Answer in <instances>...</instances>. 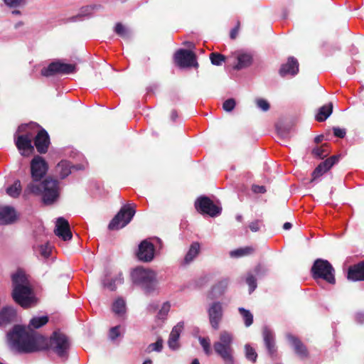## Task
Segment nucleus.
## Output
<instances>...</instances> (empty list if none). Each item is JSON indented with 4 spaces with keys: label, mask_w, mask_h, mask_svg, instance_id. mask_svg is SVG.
<instances>
[{
    "label": "nucleus",
    "mask_w": 364,
    "mask_h": 364,
    "mask_svg": "<svg viewBox=\"0 0 364 364\" xmlns=\"http://www.w3.org/2000/svg\"><path fill=\"white\" fill-rule=\"evenodd\" d=\"M43 338L33 330L26 331L19 325L14 326L7 333L11 348L18 353H32L38 350V343Z\"/></svg>",
    "instance_id": "nucleus-1"
},
{
    "label": "nucleus",
    "mask_w": 364,
    "mask_h": 364,
    "mask_svg": "<svg viewBox=\"0 0 364 364\" xmlns=\"http://www.w3.org/2000/svg\"><path fill=\"white\" fill-rule=\"evenodd\" d=\"M13 300L20 306L28 309L37 304V298L26 277L20 271L11 275Z\"/></svg>",
    "instance_id": "nucleus-2"
},
{
    "label": "nucleus",
    "mask_w": 364,
    "mask_h": 364,
    "mask_svg": "<svg viewBox=\"0 0 364 364\" xmlns=\"http://www.w3.org/2000/svg\"><path fill=\"white\" fill-rule=\"evenodd\" d=\"M131 279L146 294H151L157 289L156 272L151 269L136 267L131 272Z\"/></svg>",
    "instance_id": "nucleus-3"
},
{
    "label": "nucleus",
    "mask_w": 364,
    "mask_h": 364,
    "mask_svg": "<svg viewBox=\"0 0 364 364\" xmlns=\"http://www.w3.org/2000/svg\"><path fill=\"white\" fill-rule=\"evenodd\" d=\"M232 334L226 331L220 333L219 340L213 343L215 353L221 358L224 364H235Z\"/></svg>",
    "instance_id": "nucleus-4"
},
{
    "label": "nucleus",
    "mask_w": 364,
    "mask_h": 364,
    "mask_svg": "<svg viewBox=\"0 0 364 364\" xmlns=\"http://www.w3.org/2000/svg\"><path fill=\"white\" fill-rule=\"evenodd\" d=\"M59 183H29L26 191L40 196L45 204L53 203L59 196Z\"/></svg>",
    "instance_id": "nucleus-5"
},
{
    "label": "nucleus",
    "mask_w": 364,
    "mask_h": 364,
    "mask_svg": "<svg viewBox=\"0 0 364 364\" xmlns=\"http://www.w3.org/2000/svg\"><path fill=\"white\" fill-rule=\"evenodd\" d=\"M311 274L314 279H323L331 284H335V269L326 259H316L311 268Z\"/></svg>",
    "instance_id": "nucleus-6"
},
{
    "label": "nucleus",
    "mask_w": 364,
    "mask_h": 364,
    "mask_svg": "<svg viewBox=\"0 0 364 364\" xmlns=\"http://www.w3.org/2000/svg\"><path fill=\"white\" fill-rule=\"evenodd\" d=\"M194 206L198 213L211 218L218 217L222 213V207L214 203V202L206 196L198 197L195 200Z\"/></svg>",
    "instance_id": "nucleus-7"
},
{
    "label": "nucleus",
    "mask_w": 364,
    "mask_h": 364,
    "mask_svg": "<svg viewBox=\"0 0 364 364\" xmlns=\"http://www.w3.org/2000/svg\"><path fill=\"white\" fill-rule=\"evenodd\" d=\"M136 211L130 205L122 207L117 214L113 218L108 225L109 230H119L130 223Z\"/></svg>",
    "instance_id": "nucleus-8"
},
{
    "label": "nucleus",
    "mask_w": 364,
    "mask_h": 364,
    "mask_svg": "<svg viewBox=\"0 0 364 364\" xmlns=\"http://www.w3.org/2000/svg\"><path fill=\"white\" fill-rule=\"evenodd\" d=\"M50 346L59 357H68L70 342L68 338L63 333L59 331L53 332L50 338Z\"/></svg>",
    "instance_id": "nucleus-9"
},
{
    "label": "nucleus",
    "mask_w": 364,
    "mask_h": 364,
    "mask_svg": "<svg viewBox=\"0 0 364 364\" xmlns=\"http://www.w3.org/2000/svg\"><path fill=\"white\" fill-rule=\"evenodd\" d=\"M48 166L41 156H35L31 161V173L33 182H50L48 179L41 181L48 171Z\"/></svg>",
    "instance_id": "nucleus-10"
},
{
    "label": "nucleus",
    "mask_w": 364,
    "mask_h": 364,
    "mask_svg": "<svg viewBox=\"0 0 364 364\" xmlns=\"http://www.w3.org/2000/svg\"><path fill=\"white\" fill-rule=\"evenodd\" d=\"M76 66L74 64H68L55 61L50 63L47 68H43L41 73L43 76L50 77L57 74H70L75 71Z\"/></svg>",
    "instance_id": "nucleus-11"
},
{
    "label": "nucleus",
    "mask_w": 364,
    "mask_h": 364,
    "mask_svg": "<svg viewBox=\"0 0 364 364\" xmlns=\"http://www.w3.org/2000/svg\"><path fill=\"white\" fill-rule=\"evenodd\" d=\"M174 62L180 68H198L196 54L186 49H179L174 54Z\"/></svg>",
    "instance_id": "nucleus-12"
},
{
    "label": "nucleus",
    "mask_w": 364,
    "mask_h": 364,
    "mask_svg": "<svg viewBox=\"0 0 364 364\" xmlns=\"http://www.w3.org/2000/svg\"><path fill=\"white\" fill-rule=\"evenodd\" d=\"M210 326L214 330L219 329L220 323L223 317V308L220 301H213L207 308Z\"/></svg>",
    "instance_id": "nucleus-13"
},
{
    "label": "nucleus",
    "mask_w": 364,
    "mask_h": 364,
    "mask_svg": "<svg viewBox=\"0 0 364 364\" xmlns=\"http://www.w3.org/2000/svg\"><path fill=\"white\" fill-rule=\"evenodd\" d=\"M18 218L19 215L13 206L0 205V225H12Z\"/></svg>",
    "instance_id": "nucleus-14"
},
{
    "label": "nucleus",
    "mask_w": 364,
    "mask_h": 364,
    "mask_svg": "<svg viewBox=\"0 0 364 364\" xmlns=\"http://www.w3.org/2000/svg\"><path fill=\"white\" fill-rule=\"evenodd\" d=\"M15 145L22 156H28L34 151V146L32 145L31 136L27 134L18 135L16 137Z\"/></svg>",
    "instance_id": "nucleus-15"
},
{
    "label": "nucleus",
    "mask_w": 364,
    "mask_h": 364,
    "mask_svg": "<svg viewBox=\"0 0 364 364\" xmlns=\"http://www.w3.org/2000/svg\"><path fill=\"white\" fill-rule=\"evenodd\" d=\"M55 234L64 241L70 240L73 235L68 221L63 217L57 219L55 223Z\"/></svg>",
    "instance_id": "nucleus-16"
},
{
    "label": "nucleus",
    "mask_w": 364,
    "mask_h": 364,
    "mask_svg": "<svg viewBox=\"0 0 364 364\" xmlns=\"http://www.w3.org/2000/svg\"><path fill=\"white\" fill-rule=\"evenodd\" d=\"M154 246L147 240H143L139 245L137 257L139 260L143 262H150L154 259Z\"/></svg>",
    "instance_id": "nucleus-17"
},
{
    "label": "nucleus",
    "mask_w": 364,
    "mask_h": 364,
    "mask_svg": "<svg viewBox=\"0 0 364 364\" xmlns=\"http://www.w3.org/2000/svg\"><path fill=\"white\" fill-rule=\"evenodd\" d=\"M50 144V137L48 132L41 129L34 138V146L40 154H46Z\"/></svg>",
    "instance_id": "nucleus-18"
},
{
    "label": "nucleus",
    "mask_w": 364,
    "mask_h": 364,
    "mask_svg": "<svg viewBox=\"0 0 364 364\" xmlns=\"http://www.w3.org/2000/svg\"><path fill=\"white\" fill-rule=\"evenodd\" d=\"M338 161V156L334 155L321 162L313 171V178L311 180V182H313V181L316 180L318 177L322 176L324 173L328 171Z\"/></svg>",
    "instance_id": "nucleus-19"
},
{
    "label": "nucleus",
    "mask_w": 364,
    "mask_h": 364,
    "mask_svg": "<svg viewBox=\"0 0 364 364\" xmlns=\"http://www.w3.org/2000/svg\"><path fill=\"white\" fill-rule=\"evenodd\" d=\"M299 72V62L294 57H289L287 62L281 65L279 73L282 77L295 75Z\"/></svg>",
    "instance_id": "nucleus-20"
},
{
    "label": "nucleus",
    "mask_w": 364,
    "mask_h": 364,
    "mask_svg": "<svg viewBox=\"0 0 364 364\" xmlns=\"http://www.w3.org/2000/svg\"><path fill=\"white\" fill-rule=\"evenodd\" d=\"M262 335L265 347L269 355L273 357L277 352V348L275 346L274 334L269 328H268L267 326H264L263 328Z\"/></svg>",
    "instance_id": "nucleus-21"
},
{
    "label": "nucleus",
    "mask_w": 364,
    "mask_h": 364,
    "mask_svg": "<svg viewBox=\"0 0 364 364\" xmlns=\"http://www.w3.org/2000/svg\"><path fill=\"white\" fill-rule=\"evenodd\" d=\"M228 284L229 282L228 279L220 280L212 287L208 294V297L211 300L220 298L225 293Z\"/></svg>",
    "instance_id": "nucleus-22"
},
{
    "label": "nucleus",
    "mask_w": 364,
    "mask_h": 364,
    "mask_svg": "<svg viewBox=\"0 0 364 364\" xmlns=\"http://www.w3.org/2000/svg\"><path fill=\"white\" fill-rule=\"evenodd\" d=\"M287 338L294 349L295 353L301 358L308 356V350L304 344L296 337L291 334H287Z\"/></svg>",
    "instance_id": "nucleus-23"
},
{
    "label": "nucleus",
    "mask_w": 364,
    "mask_h": 364,
    "mask_svg": "<svg viewBox=\"0 0 364 364\" xmlns=\"http://www.w3.org/2000/svg\"><path fill=\"white\" fill-rule=\"evenodd\" d=\"M16 310L11 306H5L0 311V326L7 325L16 321Z\"/></svg>",
    "instance_id": "nucleus-24"
},
{
    "label": "nucleus",
    "mask_w": 364,
    "mask_h": 364,
    "mask_svg": "<svg viewBox=\"0 0 364 364\" xmlns=\"http://www.w3.org/2000/svg\"><path fill=\"white\" fill-rule=\"evenodd\" d=\"M80 170L83 168L82 165H77L71 166L70 163L68 161H61L56 166V172L59 175L60 179H65L71 173V169Z\"/></svg>",
    "instance_id": "nucleus-25"
},
{
    "label": "nucleus",
    "mask_w": 364,
    "mask_h": 364,
    "mask_svg": "<svg viewBox=\"0 0 364 364\" xmlns=\"http://www.w3.org/2000/svg\"><path fill=\"white\" fill-rule=\"evenodd\" d=\"M348 279L353 281H364V260L349 267Z\"/></svg>",
    "instance_id": "nucleus-26"
},
{
    "label": "nucleus",
    "mask_w": 364,
    "mask_h": 364,
    "mask_svg": "<svg viewBox=\"0 0 364 364\" xmlns=\"http://www.w3.org/2000/svg\"><path fill=\"white\" fill-rule=\"evenodd\" d=\"M237 63L234 66L235 70H242L250 66L252 63V55L248 53L237 52L236 53Z\"/></svg>",
    "instance_id": "nucleus-27"
},
{
    "label": "nucleus",
    "mask_w": 364,
    "mask_h": 364,
    "mask_svg": "<svg viewBox=\"0 0 364 364\" xmlns=\"http://www.w3.org/2000/svg\"><path fill=\"white\" fill-rule=\"evenodd\" d=\"M124 282V277L122 272L118 273L114 277L109 279L107 277L102 280L104 287L114 291L117 289V284H121Z\"/></svg>",
    "instance_id": "nucleus-28"
},
{
    "label": "nucleus",
    "mask_w": 364,
    "mask_h": 364,
    "mask_svg": "<svg viewBox=\"0 0 364 364\" xmlns=\"http://www.w3.org/2000/svg\"><path fill=\"white\" fill-rule=\"evenodd\" d=\"M200 252V244L198 242H193L186 255L184 257L183 264H188L198 255Z\"/></svg>",
    "instance_id": "nucleus-29"
},
{
    "label": "nucleus",
    "mask_w": 364,
    "mask_h": 364,
    "mask_svg": "<svg viewBox=\"0 0 364 364\" xmlns=\"http://www.w3.org/2000/svg\"><path fill=\"white\" fill-rule=\"evenodd\" d=\"M333 112V104L329 102L328 105H325L318 109V112L315 117L316 121L321 122H324Z\"/></svg>",
    "instance_id": "nucleus-30"
},
{
    "label": "nucleus",
    "mask_w": 364,
    "mask_h": 364,
    "mask_svg": "<svg viewBox=\"0 0 364 364\" xmlns=\"http://www.w3.org/2000/svg\"><path fill=\"white\" fill-rule=\"evenodd\" d=\"M88 190L94 197L102 196L107 193L103 183H89Z\"/></svg>",
    "instance_id": "nucleus-31"
},
{
    "label": "nucleus",
    "mask_w": 364,
    "mask_h": 364,
    "mask_svg": "<svg viewBox=\"0 0 364 364\" xmlns=\"http://www.w3.org/2000/svg\"><path fill=\"white\" fill-rule=\"evenodd\" d=\"M254 252L255 249L252 247L247 246L231 251L230 255L232 257H240L252 255Z\"/></svg>",
    "instance_id": "nucleus-32"
},
{
    "label": "nucleus",
    "mask_w": 364,
    "mask_h": 364,
    "mask_svg": "<svg viewBox=\"0 0 364 364\" xmlns=\"http://www.w3.org/2000/svg\"><path fill=\"white\" fill-rule=\"evenodd\" d=\"M238 311L241 315L242 320L244 321L245 326L246 327L250 326L253 323V315L247 309H245L243 307H240L238 309Z\"/></svg>",
    "instance_id": "nucleus-33"
},
{
    "label": "nucleus",
    "mask_w": 364,
    "mask_h": 364,
    "mask_svg": "<svg viewBox=\"0 0 364 364\" xmlns=\"http://www.w3.org/2000/svg\"><path fill=\"white\" fill-rule=\"evenodd\" d=\"M276 130L278 135L282 138H287L291 130V126L289 124H284L278 123L276 124Z\"/></svg>",
    "instance_id": "nucleus-34"
},
{
    "label": "nucleus",
    "mask_w": 364,
    "mask_h": 364,
    "mask_svg": "<svg viewBox=\"0 0 364 364\" xmlns=\"http://www.w3.org/2000/svg\"><path fill=\"white\" fill-rule=\"evenodd\" d=\"M196 337V336H195ZM198 341L203 348L204 353L207 356H210L212 354V350L210 347V340L208 337H202L200 336H197Z\"/></svg>",
    "instance_id": "nucleus-35"
},
{
    "label": "nucleus",
    "mask_w": 364,
    "mask_h": 364,
    "mask_svg": "<svg viewBox=\"0 0 364 364\" xmlns=\"http://www.w3.org/2000/svg\"><path fill=\"white\" fill-rule=\"evenodd\" d=\"M112 311L117 315L123 314L126 311V304L123 299H117L112 305Z\"/></svg>",
    "instance_id": "nucleus-36"
},
{
    "label": "nucleus",
    "mask_w": 364,
    "mask_h": 364,
    "mask_svg": "<svg viewBox=\"0 0 364 364\" xmlns=\"http://www.w3.org/2000/svg\"><path fill=\"white\" fill-rule=\"evenodd\" d=\"M48 322V317L47 316L33 317L29 322V326H32L34 328H39L46 324Z\"/></svg>",
    "instance_id": "nucleus-37"
},
{
    "label": "nucleus",
    "mask_w": 364,
    "mask_h": 364,
    "mask_svg": "<svg viewBox=\"0 0 364 364\" xmlns=\"http://www.w3.org/2000/svg\"><path fill=\"white\" fill-rule=\"evenodd\" d=\"M22 191L21 183H13L6 189V193L12 198H17Z\"/></svg>",
    "instance_id": "nucleus-38"
},
{
    "label": "nucleus",
    "mask_w": 364,
    "mask_h": 364,
    "mask_svg": "<svg viewBox=\"0 0 364 364\" xmlns=\"http://www.w3.org/2000/svg\"><path fill=\"white\" fill-rule=\"evenodd\" d=\"M329 152L330 151L328 144H323L321 146L314 149L312 151L313 154L321 159L326 157Z\"/></svg>",
    "instance_id": "nucleus-39"
},
{
    "label": "nucleus",
    "mask_w": 364,
    "mask_h": 364,
    "mask_svg": "<svg viewBox=\"0 0 364 364\" xmlns=\"http://www.w3.org/2000/svg\"><path fill=\"white\" fill-rule=\"evenodd\" d=\"M210 60L213 65L219 66L225 62L226 58L224 55L213 52L210 54Z\"/></svg>",
    "instance_id": "nucleus-40"
},
{
    "label": "nucleus",
    "mask_w": 364,
    "mask_h": 364,
    "mask_svg": "<svg viewBox=\"0 0 364 364\" xmlns=\"http://www.w3.org/2000/svg\"><path fill=\"white\" fill-rule=\"evenodd\" d=\"M245 353L246 358L252 362L255 363L257 358V353L255 350L250 345L246 344L245 346Z\"/></svg>",
    "instance_id": "nucleus-41"
},
{
    "label": "nucleus",
    "mask_w": 364,
    "mask_h": 364,
    "mask_svg": "<svg viewBox=\"0 0 364 364\" xmlns=\"http://www.w3.org/2000/svg\"><path fill=\"white\" fill-rule=\"evenodd\" d=\"M163 349V340L161 338H159L155 343L149 344L146 349V353H151L153 351L161 352Z\"/></svg>",
    "instance_id": "nucleus-42"
},
{
    "label": "nucleus",
    "mask_w": 364,
    "mask_h": 364,
    "mask_svg": "<svg viewBox=\"0 0 364 364\" xmlns=\"http://www.w3.org/2000/svg\"><path fill=\"white\" fill-rule=\"evenodd\" d=\"M184 323L183 321L178 322L173 328H172L169 337L178 338H180V335L183 330Z\"/></svg>",
    "instance_id": "nucleus-43"
},
{
    "label": "nucleus",
    "mask_w": 364,
    "mask_h": 364,
    "mask_svg": "<svg viewBox=\"0 0 364 364\" xmlns=\"http://www.w3.org/2000/svg\"><path fill=\"white\" fill-rule=\"evenodd\" d=\"M171 309V304L169 301H166L163 304L161 308L158 312L157 318L159 319H164L168 315Z\"/></svg>",
    "instance_id": "nucleus-44"
},
{
    "label": "nucleus",
    "mask_w": 364,
    "mask_h": 364,
    "mask_svg": "<svg viewBox=\"0 0 364 364\" xmlns=\"http://www.w3.org/2000/svg\"><path fill=\"white\" fill-rule=\"evenodd\" d=\"M114 32L122 38H128L129 36L128 30L122 23H116Z\"/></svg>",
    "instance_id": "nucleus-45"
},
{
    "label": "nucleus",
    "mask_w": 364,
    "mask_h": 364,
    "mask_svg": "<svg viewBox=\"0 0 364 364\" xmlns=\"http://www.w3.org/2000/svg\"><path fill=\"white\" fill-rule=\"evenodd\" d=\"M246 283L249 286L250 294L253 292L257 287L256 278L252 273L247 274Z\"/></svg>",
    "instance_id": "nucleus-46"
},
{
    "label": "nucleus",
    "mask_w": 364,
    "mask_h": 364,
    "mask_svg": "<svg viewBox=\"0 0 364 364\" xmlns=\"http://www.w3.org/2000/svg\"><path fill=\"white\" fill-rule=\"evenodd\" d=\"M92 11V8L90 6L82 7L80 9V12L78 15L73 16L70 18V21H74L76 18L82 16H85L91 14Z\"/></svg>",
    "instance_id": "nucleus-47"
},
{
    "label": "nucleus",
    "mask_w": 364,
    "mask_h": 364,
    "mask_svg": "<svg viewBox=\"0 0 364 364\" xmlns=\"http://www.w3.org/2000/svg\"><path fill=\"white\" fill-rule=\"evenodd\" d=\"M236 102L233 98L226 100L223 104V108L226 112H231L235 107Z\"/></svg>",
    "instance_id": "nucleus-48"
},
{
    "label": "nucleus",
    "mask_w": 364,
    "mask_h": 364,
    "mask_svg": "<svg viewBox=\"0 0 364 364\" xmlns=\"http://www.w3.org/2000/svg\"><path fill=\"white\" fill-rule=\"evenodd\" d=\"M119 328V326H116L110 328L109 332V337L110 340L114 341L117 337L120 336Z\"/></svg>",
    "instance_id": "nucleus-49"
},
{
    "label": "nucleus",
    "mask_w": 364,
    "mask_h": 364,
    "mask_svg": "<svg viewBox=\"0 0 364 364\" xmlns=\"http://www.w3.org/2000/svg\"><path fill=\"white\" fill-rule=\"evenodd\" d=\"M256 104L257 107L264 112H267L270 107L269 102L264 99H257Z\"/></svg>",
    "instance_id": "nucleus-50"
},
{
    "label": "nucleus",
    "mask_w": 364,
    "mask_h": 364,
    "mask_svg": "<svg viewBox=\"0 0 364 364\" xmlns=\"http://www.w3.org/2000/svg\"><path fill=\"white\" fill-rule=\"evenodd\" d=\"M168 345L169 348L176 350L179 348L178 338H168Z\"/></svg>",
    "instance_id": "nucleus-51"
},
{
    "label": "nucleus",
    "mask_w": 364,
    "mask_h": 364,
    "mask_svg": "<svg viewBox=\"0 0 364 364\" xmlns=\"http://www.w3.org/2000/svg\"><path fill=\"white\" fill-rule=\"evenodd\" d=\"M254 272L257 276L263 277L266 274L267 269L262 264H258L255 267Z\"/></svg>",
    "instance_id": "nucleus-52"
},
{
    "label": "nucleus",
    "mask_w": 364,
    "mask_h": 364,
    "mask_svg": "<svg viewBox=\"0 0 364 364\" xmlns=\"http://www.w3.org/2000/svg\"><path fill=\"white\" fill-rule=\"evenodd\" d=\"M333 134L335 136L343 139L345 137L346 134V132L345 129H341L339 127H333Z\"/></svg>",
    "instance_id": "nucleus-53"
},
{
    "label": "nucleus",
    "mask_w": 364,
    "mask_h": 364,
    "mask_svg": "<svg viewBox=\"0 0 364 364\" xmlns=\"http://www.w3.org/2000/svg\"><path fill=\"white\" fill-rule=\"evenodd\" d=\"M240 22L239 21H237L236 26L230 31V38L232 40H235L237 38L239 31H240Z\"/></svg>",
    "instance_id": "nucleus-54"
},
{
    "label": "nucleus",
    "mask_w": 364,
    "mask_h": 364,
    "mask_svg": "<svg viewBox=\"0 0 364 364\" xmlns=\"http://www.w3.org/2000/svg\"><path fill=\"white\" fill-rule=\"evenodd\" d=\"M261 221L259 220H255L250 223L249 228L252 232H257L260 229Z\"/></svg>",
    "instance_id": "nucleus-55"
},
{
    "label": "nucleus",
    "mask_w": 364,
    "mask_h": 364,
    "mask_svg": "<svg viewBox=\"0 0 364 364\" xmlns=\"http://www.w3.org/2000/svg\"><path fill=\"white\" fill-rule=\"evenodd\" d=\"M252 191L255 193H264L267 191L265 186L257 185L255 183L252 186Z\"/></svg>",
    "instance_id": "nucleus-56"
},
{
    "label": "nucleus",
    "mask_w": 364,
    "mask_h": 364,
    "mask_svg": "<svg viewBox=\"0 0 364 364\" xmlns=\"http://www.w3.org/2000/svg\"><path fill=\"white\" fill-rule=\"evenodd\" d=\"M5 4L10 7H16L19 6L22 0H4Z\"/></svg>",
    "instance_id": "nucleus-57"
},
{
    "label": "nucleus",
    "mask_w": 364,
    "mask_h": 364,
    "mask_svg": "<svg viewBox=\"0 0 364 364\" xmlns=\"http://www.w3.org/2000/svg\"><path fill=\"white\" fill-rule=\"evenodd\" d=\"M355 321L357 323L360 324L364 323V313L363 312H358L355 314Z\"/></svg>",
    "instance_id": "nucleus-58"
},
{
    "label": "nucleus",
    "mask_w": 364,
    "mask_h": 364,
    "mask_svg": "<svg viewBox=\"0 0 364 364\" xmlns=\"http://www.w3.org/2000/svg\"><path fill=\"white\" fill-rule=\"evenodd\" d=\"M157 309L158 304L154 302L149 304L147 306V310L151 313L155 312L157 310Z\"/></svg>",
    "instance_id": "nucleus-59"
},
{
    "label": "nucleus",
    "mask_w": 364,
    "mask_h": 364,
    "mask_svg": "<svg viewBox=\"0 0 364 364\" xmlns=\"http://www.w3.org/2000/svg\"><path fill=\"white\" fill-rule=\"evenodd\" d=\"M178 112L176 109H173L171 112V118L173 121H175L178 118Z\"/></svg>",
    "instance_id": "nucleus-60"
},
{
    "label": "nucleus",
    "mask_w": 364,
    "mask_h": 364,
    "mask_svg": "<svg viewBox=\"0 0 364 364\" xmlns=\"http://www.w3.org/2000/svg\"><path fill=\"white\" fill-rule=\"evenodd\" d=\"M323 138H324V136H323V135H322V134H321V135H318V136H316L314 138V142H315L316 144H319V143H321V142L323 141Z\"/></svg>",
    "instance_id": "nucleus-61"
},
{
    "label": "nucleus",
    "mask_w": 364,
    "mask_h": 364,
    "mask_svg": "<svg viewBox=\"0 0 364 364\" xmlns=\"http://www.w3.org/2000/svg\"><path fill=\"white\" fill-rule=\"evenodd\" d=\"M292 227V224L291 223L287 222L283 225V228L285 230H290Z\"/></svg>",
    "instance_id": "nucleus-62"
},
{
    "label": "nucleus",
    "mask_w": 364,
    "mask_h": 364,
    "mask_svg": "<svg viewBox=\"0 0 364 364\" xmlns=\"http://www.w3.org/2000/svg\"><path fill=\"white\" fill-rule=\"evenodd\" d=\"M41 254H42L44 257H48V256H49V254H48V252H47V251H46V249L43 247V246H41Z\"/></svg>",
    "instance_id": "nucleus-63"
},
{
    "label": "nucleus",
    "mask_w": 364,
    "mask_h": 364,
    "mask_svg": "<svg viewBox=\"0 0 364 364\" xmlns=\"http://www.w3.org/2000/svg\"><path fill=\"white\" fill-rule=\"evenodd\" d=\"M235 218L238 222H242L243 219L242 215L240 214L237 215Z\"/></svg>",
    "instance_id": "nucleus-64"
}]
</instances>
